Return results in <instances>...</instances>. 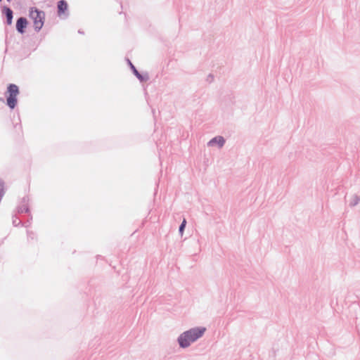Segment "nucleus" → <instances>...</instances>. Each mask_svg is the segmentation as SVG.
Masks as SVG:
<instances>
[{"label": "nucleus", "mask_w": 360, "mask_h": 360, "mask_svg": "<svg viewBox=\"0 0 360 360\" xmlns=\"http://www.w3.org/2000/svg\"><path fill=\"white\" fill-rule=\"evenodd\" d=\"M207 329L204 326H195L182 332L176 339L179 348L187 349L192 344L200 340L205 333Z\"/></svg>", "instance_id": "1"}, {"label": "nucleus", "mask_w": 360, "mask_h": 360, "mask_svg": "<svg viewBox=\"0 0 360 360\" xmlns=\"http://www.w3.org/2000/svg\"><path fill=\"white\" fill-rule=\"evenodd\" d=\"M8 93L9 94L7 98V105L11 108H14L17 103V96L19 94V89L17 85L10 84L8 86Z\"/></svg>", "instance_id": "2"}, {"label": "nucleus", "mask_w": 360, "mask_h": 360, "mask_svg": "<svg viewBox=\"0 0 360 360\" xmlns=\"http://www.w3.org/2000/svg\"><path fill=\"white\" fill-rule=\"evenodd\" d=\"M30 16L34 20V30L37 32L39 31L44 25V12L39 11L37 9H32L30 13Z\"/></svg>", "instance_id": "3"}, {"label": "nucleus", "mask_w": 360, "mask_h": 360, "mask_svg": "<svg viewBox=\"0 0 360 360\" xmlns=\"http://www.w3.org/2000/svg\"><path fill=\"white\" fill-rule=\"evenodd\" d=\"M226 143L225 139L221 136H217L207 142V146L210 148H221Z\"/></svg>", "instance_id": "4"}, {"label": "nucleus", "mask_w": 360, "mask_h": 360, "mask_svg": "<svg viewBox=\"0 0 360 360\" xmlns=\"http://www.w3.org/2000/svg\"><path fill=\"white\" fill-rule=\"evenodd\" d=\"M27 24V21L26 18H18V20H17V22H16L17 30L21 34L24 33V32H25L24 29L26 27Z\"/></svg>", "instance_id": "5"}, {"label": "nucleus", "mask_w": 360, "mask_h": 360, "mask_svg": "<svg viewBox=\"0 0 360 360\" xmlns=\"http://www.w3.org/2000/svg\"><path fill=\"white\" fill-rule=\"evenodd\" d=\"M130 66L131 69L133 70V72L134 75L136 76V77L141 81V82H146L148 79V77L147 75H141L139 71L135 68V67L131 64V63L129 61Z\"/></svg>", "instance_id": "6"}, {"label": "nucleus", "mask_w": 360, "mask_h": 360, "mask_svg": "<svg viewBox=\"0 0 360 360\" xmlns=\"http://www.w3.org/2000/svg\"><path fill=\"white\" fill-rule=\"evenodd\" d=\"M359 201H360V197H359L356 195H352L348 199V203L350 207L356 206V205H358Z\"/></svg>", "instance_id": "7"}, {"label": "nucleus", "mask_w": 360, "mask_h": 360, "mask_svg": "<svg viewBox=\"0 0 360 360\" xmlns=\"http://www.w3.org/2000/svg\"><path fill=\"white\" fill-rule=\"evenodd\" d=\"M68 8V4L67 3L63 1L60 0L58 3V14L60 15L62 13H64V11Z\"/></svg>", "instance_id": "8"}, {"label": "nucleus", "mask_w": 360, "mask_h": 360, "mask_svg": "<svg viewBox=\"0 0 360 360\" xmlns=\"http://www.w3.org/2000/svg\"><path fill=\"white\" fill-rule=\"evenodd\" d=\"M5 14L6 16L7 23L11 25L13 19V11L9 8H5Z\"/></svg>", "instance_id": "9"}, {"label": "nucleus", "mask_w": 360, "mask_h": 360, "mask_svg": "<svg viewBox=\"0 0 360 360\" xmlns=\"http://www.w3.org/2000/svg\"><path fill=\"white\" fill-rule=\"evenodd\" d=\"M186 221L185 219L183 220L182 223L181 224L180 226H179V231L180 233V234L182 236L183 235V233H184V229L186 227Z\"/></svg>", "instance_id": "10"}, {"label": "nucleus", "mask_w": 360, "mask_h": 360, "mask_svg": "<svg viewBox=\"0 0 360 360\" xmlns=\"http://www.w3.org/2000/svg\"><path fill=\"white\" fill-rule=\"evenodd\" d=\"M214 79V77L212 74H209L206 77V81L209 83H212Z\"/></svg>", "instance_id": "11"}, {"label": "nucleus", "mask_w": 360, "mask_h": 360, "mask_svg": "<svg viewBox=\"0 0 360 360\" xmlns=\"http://www.w3.org/2000/svg\"><path fill=\"white\" fill-rule=\"evenodd\" d=\"M2 0H0V1H1Z\"/></svg>", "instance_id": "12"}]
</instances>
